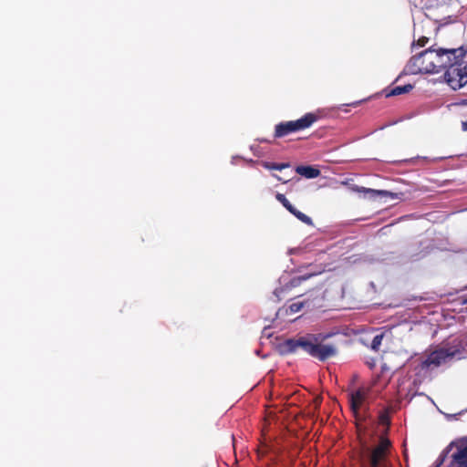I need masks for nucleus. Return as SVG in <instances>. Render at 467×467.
I'll return each mask as SVG.
<instances>
[{
	"label": "nucleus",
	"mask_w": 467,
	"mask_h": 467,
	"mask_svg": "<svg viewBox=\"0 0 467 467\" xmlns=\"http://www.w3.org/2000/svg\"><path fill=\"white\" fill-rule=\"evenodd\" d=\"M329 337L330 334L306 335L298 339L289 340L288 345L291 350L300 348L312 357L325 360L337 354L336 346L324 344V341Z\"/></svg>",
	"instance_id": "1"
},
{
	"label": "nucleus",
	"mask_w": 467,
	"mask_h": 467,
	"mask_svg": "<svg viewBox=\"0 0 467 467\" xmlns=\"http://www.w3.org/2000/svg\"><path fill=\"white\" fill-rule=\"evenodd\" d=\"M317 119V117L314 113H306L296 120L280 123L275 127V136L283 137L290 132L307 129L316 122Z\"/></svg>",
	"instance_id": "2"
},
{
	"label": "nucleus",
	"mask_w": 467,
	"mask_h": 467,
	"mask_svg": "<svg viewBox=\"0 0 467 467\" xmlns=\"http://www.w3.org/2000/svg\"><path fill=\"white\" fill-rule=\"evenodd\" d=\"M427 50L410 59L404 68L406 74H433Z\"/></svg>",
	"instance_id": "3"
},
{
	"label": "nucleus",
	"mask_w": 467,
	"mask_h": 467,
	"mask_svg": "<svg viewBox=\"0 0 467 467\" xmlns=\"http://www.w3.org/2000/svg\"><path fill=\"white\" fill-rule=\"evenodd\" d=\"M448 85L454 90L467 84V64H460L451 67L444 75Z\"/></svg>",
	"instance_id": "4"
},
{
	"label": "nucleus",
	"mask_w": 467,
	"mask_h": 467,
	"mask_svg": "<svg viewBox=\"0 0 467 467\" xmlns=\"http://www.w3.org/2000/svg\"><path fill=\"white\" fill-rule=\"evenodd\" d=\"M390 447L389 440L382 438L379 443L368 452V461L371 467H379L385 460Z\"/></svg>",
	"instance_id": "5"
},
{
	"label": "nucleus",
	"mask_w": 467,
	"mask_h": 467,
	"mask_svg": "<svg viewBox=\"0 0 467 467\" xmlns=\"http://www.w3.org/2000/svg\"><path fill=\"white\" fill-rule=\"evenodd\" d=\"M442 57L441 67H451L460 65V60L464 57V51L462 47L459 48H439Z\"/></svg>",
	"instance_id": "6"
},
{
	"label": "nucleus",
	"mask_w": 467,
	"mask_h": 467,
	"mask_svg": "<svg viewBox=\"0 0 467 467\" xmlns=\"http://www.w3.org/2000/svg\"><path fill=\"white\" fill-rule=\"evenodd\" d=\"M365 389H357L350 394V406L351 410L357 413L358 410L361 407L363 401L366 399Z\"/></svg>",
	"instance_id": "7"
},
{
	"label": "nucleus",
	"mask_w": 467,
	"mask_h": 467,
	"mask_svg": "<svg viewBox=\"0 0 467 467\" xmlns=\"http://www.w3.org/2000/svg\"><path fill=\"white\" fill-rule=\"evenodd\" d=\"M429 58H431V67H433V74L438 73L441 67L442 57L439 49H428L427 50Z\"/></svg>",
	"instance_id": "8"
},
{
	"label": "nucleus",
	"mask_w": 467,
	"mask_h": 467,
	"mask_svg": "<svg viewBox=\"0 0 467 467\" xmlns=\"http://www.w3.org/2000/svg\"><path fill=\"white\" fill-rule=\"evenodd\" d=\"M449 357V354L444 350H439L431 353L426 360L427 365L439 366L442 364Z\"/></svg>",
	"instance_id": "9"
},
{
	"label": "nucleus",
	"mask_w": 467,
	"mask_h": 467,
	"mask_svg": "<svg viewBox=\"0 0 467 467\" xmlns=\"http://www.w3.org/2000/svg\"><path fill=\"white\" fill-rule=\"evenodd\" d=\"M359 192H364L365 196H368V198H371V199L387 198V197L394 199V197H395V195L393 193L387 192V191H376V190H372V189L362 188L361 190H359Z\"/></svg>",
	"instance_id": "10"
},
{
	"label": "nucleus",
	"mask_w": 467,
	"mask_h": 467,
	"mask_svg": "<svg viewBox=\"0 0 467 467\" xmlns=\"http://www.w3.org/2000/svg\"><path fill=\"white\" fill-rule=\"evenodd\" d=\"M296 172L308 179L317 178L320 174V171L317 169L311 166H298L296 168Z\"/></svg>",
	"instance_id": "11"
},
{
	"label": "nucleus",
	"mask_w": 467,
	"mask_h": 467,
	"mask_svg": "<svg viewBox=\"0 0 467 467\" xmlns=\"http://www.w3.org/2000/svg\"><path fill=\"white\" fill-rule=\"evenodd\" d=\"M465 440H462L460 441L459 442L455 443V444H451V447H450V451H451V458H452V463H451V467H463V464H461L458 461H457V454L460 452V450H461V446H462V443Z\"/></svg>",
	"instance_id": "12"
},
{
	"label": "nucleus",
	"mask_w": 467,
	"mask_h": 467,
	"mask_svg": "<svg viewBox=\"0 0 467 467\" xmlns=\"http://www.w3.org/2000/svg\"><path fill=\"white\" fill-rule=\"evenodd\" d=\"M457 461L467 467V440H465L461 446L460 452L457 454Z\"/></svg>",
	"instance_id": "13"
},
{
	"label": "nucleus",
	"mask_w": 467,
	"mask_h": 467,
	"mask_svg": "<svg viewBox=\"0 0 467 467\" xmlns=\"http://www.w3.org/2000/svg\"><path fill=\"white\" fill-rule=\"evenodd\" d=\"M411 89H412L411 85H405L403 87H396L389 93L387 94V97L396 96V95H400L402 93H407V92L410 91Z\"/></svg>",
	"instance_id": "14"
},
{
	"label": "nucleus",
	"mask_w": 467,
	"mask_h": 467,
	"mask_svg": "<svg viewBox=\"0 0 467 467\" xmlns=\"http://www.w3.org/2000/svg\"><path fill=\"white\" fill-rule=\"evenodd\" d=\"M263 166L267 170H283L288 168L290 165L289 163L275 164L270 162H264Z\"/></svg>",
	"instance_id": "15"
},
{
	"label": "nucleus",
	"mask_w": 467,
	"mask_h": 467,
	"mask_svg": "<svg viewBox=\"0 0 467 467\" xmlns=\"http://www.w3.org/2000/svg\"><path fill=\"white\" fill-rule=\"evenodd\" d=\"M429 42V37L427 36H418L417 38L415 37L414 38V42L412 44V48H415L416 47H423L427 45V43Z\"/></svg>",
	"instance_id": "16"
},
{
	"label": "nucleus",
	"mask_w": 467,
	"mask_h": 467,
	"mask_svg": "<svg viewBox=\"0 0 467 467\" xmlns=\"http://www.w3.org/2000/svg\"><path fill=\"white\" fill-rule=\"evenodd\" d=\"M296 218H298L300 221H302L303 223H306V224H311L312 223V221L311 219L306 216V214H304L303 213L299 212V211H296L295 208H294V213H292Z\"/></svg>",
	"instance_id": "17"
},
{
	"label": "nucleus",
	"mask_w": 467,
	"mask_h": 467,
	"mask_svg": "<svg viewBox=\"0 0 467 467\" xmlns=\"http://www.w3.org/2000/svg\"><path fill=\"white\" fill-rule=\"evenodd\" d=\"M277 200L280 201L284 206L290 212L294 213V207L290 204L288 200L283 195V194H277L276 196Z\"/></svg>",
	"instance_id": "18"
},
{
	"label": "nucleus",
	"mask_w": 467,
	"mask_h": 467,
	"mask_svg": "<svg viewBox=\"0 0 467 467\" xmlns=\"http://www.w3.org/2000/svg\"><path fill=\"white\" fill-rule=\"evenodd\" d=\"M303 306V302H295L289 306L287 311H289L291 314L297 313L302 309Z\"/></svg>",
	"instance_id": "19"
},
{
	"label": "nucleus",
	"mask_w": 467,
	"mask_h": 467,
	"mask_svg": "<svg viewBox=\"0 0 467 467\" xmlns=\"http://www.w3.org/2000/svg\"><path fill=\"white\" fill-rule=\"evenodd\" d=\"M382 338H383V335H377L373 338L372 343H371V348L373 350L379 349V346L381 345Z\"/></svg>",
	"instance_id": "20"
},
{
	"label": "nucleus",
	"mask_w": 467,
	"mask_h": 467,
	"mask_svg": "<svg viewBox=\"0 0 467 467\" xmlns=\"http://www.w3.org/2000/svg\"><path fill=\"white\" fill-rule=\"evenodd\" d=\"M462 130H463L464 131H467V121H463V122L462 123Z\"/></svg>",
	"instance_id": "21"
},
{
	"label": "nucleus",
	"mask_w": 467,
	"mask_h": 467,
	"mask_svg": "<svg viewBox=\"0 0 467 467\" xmlns=\"http://www.w3.org/2000/svg\"><path fill=\"white\" fill-rule=\"evenodd\" d=\"M381 420H382L383 423H387L388 422V420H387V418L385 416H383L381 418Z\"/></svg>",
	"instance_id": "22"
},
{
	"label": "nucleus",
	"mask_w": 467,
	"mask_h": 467,
	"mask_svg": "<svg viewBox=\"0 0 467 467\" xmlns=\"http://www.w3.org/2000/svg\"><path fill=\"white\" fill-rule=\"evenodd\" d=\"M463 105H467V99L463 101Z\"/></svg>",
	"instance_id": "23"
}]
</instances>
